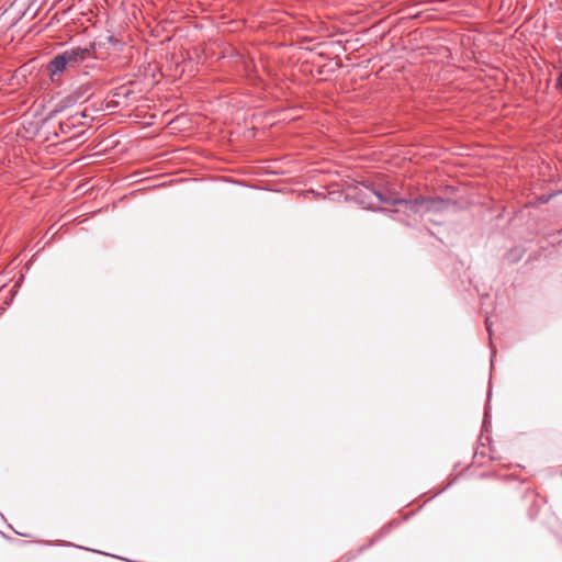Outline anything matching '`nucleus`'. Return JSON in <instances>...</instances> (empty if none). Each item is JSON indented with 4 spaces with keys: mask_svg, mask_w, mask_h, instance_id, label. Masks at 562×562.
Here are the masks:
<instances>
[{
    "mask_svg": "<svg viewBox=\"0 0 562 562\" xmlns=\"http://www.w3.org/2000/svg\"><path fill=\"white\" fill-rule=\"evenodd\" d=\"M94 48L95 43H92L87 48L76 47L70 50H65L61 54H58L55 56L47 65L46 69L50 77V79L54 81V77L56 75L63 74L64 71L68 70L69 68H77L80 66V64L93 56H94Z\"/></svg>",
    "mask_w": 562,
    "mask_h": 562,
    "instance_id": "f257e3e1",
    "label": "nucleus"
},
{
    "mask_svg": "<svg viewBox=\"0 0 562 562\" xmlns=\"http://www.w3.org/2000/svg\"><path fill=\"white\" fill-rule=\"evenodd\" d=\"M55 115L59 120L60 133H71V126H77V130L90 127L87 109L81 104L79 106L64 104L55 111Z\"/></svg>",
    "mask_w": 562,
    "mask_h": 562,
    "instance_id": "f03ea898",
    "label": "nucleus"
},
{
    "mask_svg": "<svg viewBox=\"0 0 562 562\" xmlns=\"http://www.w3.org/2000/svg\"><path fill=\"white\" fill-rule=\"evenodd\" d=\"M24 18L33 19V11H29V8L24 9L23 1L15 0L0 14V30L18 26Z\"/></svg>",
    "mask_w": 562,
    "mask_h": 562,
    "instance_id": "7ed1b4c3",
    "label": "nucleus"
},
{
    "mask_svg": "<svg viewBox=\"0 0 562 562\" xmlns=\"http://www.w3.org/2000/svg\"><path fill=\"white\" fill-rule=\"evenodd\" d=\"M271 162H272L271 160L260 161L259 165L252 166L247 170H243L241 173L250 175V176H261L263 173L278 175V173L284 172L283 170L273 169L271 167Z\"/></svg>",
    "mask_w": 562,
    "mask_h": 562,
    "instance_id": "20e7f679",
    "label": "nucleus"
},
{
    "mask_svg": "<svg viewBox=\"0 0 562 562\" xmlns=\"http://www.w3.org/2000/svg\"><path fill=\"white\" fill-rule=\"evenodd\" d=\"M85 133H86V130H82V128L77 130V126H71V133H61V134L65 135L67 137V139L71 140L75 138L81 139L83 137Z\"/></svg>",
    "mask_w": 562,
    "mask_h": 562,
    "instance_id": "39448f33",
    "label": "nucleus"
},
{
    "mask_svg": "<svg viewBox=\"0 0 562 562\" xmlns=\"http://www.w3.org/2000/svg\"><path fill=\"white\" fill-rule=\"evenodd\" d=\"M105 41H108V42H110V43H113V44L119 43V40H116L113 35H110V36H104V35H103V36L100 38L99 44H101V43H103V44H104V43H105Z\"/></svg>",
    "mask_w": 562,
    "mask_h": 562,
    "instance_id": "423d86ee",
    "label": "nucleus"
},
{
    "mask_svg": "<svg viewBox=\"0 0 562 562\" xmlns=\"http://www.w3.org/2000/svg\"><path fill=\"white\" fill-rule=\"evenodd\" d=\"M557 88L562 90V71L560 72L558 80H557Z\"/></svg>",
    "mask_w": 562,
    "mask_h": 562,
    "instance_id": "0eeeda50",
    "label": "nucleus"
},
{
    "mask_svg": "<svg viewBox=\"0 0 562 562\" xmlns=\"http://www.w3.org/2000/svg\"><path fill=\"white\" fill-rule=\"evenodd\" d=\"M176 173H178L177 171H169V172H161V173H158L157 176H164V177H167V176H175Z\"/></svg>",
    "mask_w": 562,
    "mask_h": 562,
    "instance_id": "6e6552de",
    "label": "nucleus"
},
{
    "mask_svg": "<svg viewBox=\"0 0 562 562\" xmlns=\"http://www.w3.org/2000/svg\"><path fill=\"white\" fill-rule=\"evenodd\" d=\"M304 194H305L306 196H310V195H311V196H316V195H318V193H316V192H315V191H313V190H311V191H306V192H304Z\"/></svg>",
    "mask_w": 562,
    "mask_h": 562,
    "instance_id": "1a4fd4ad",
    "label": "nucleus"
},
{
    "mask_svg": "<svg viewBox=\"0 0 562 562\" xmlns=\"http://www.w3.org/2000/svg\"><path fill=\"white\" fill-rule=\"evenodd\" d=\"M551 196H552V195H549V196H547V198L541 196V198H540V201H541L542 203H546V202H548V201L550 200V198H551Z\"/></svg>",
    "mask_w": 562,
    "mask_h": 562,
    "instance_id": "9d476101",
    "label": "nucleus"
},
{
    "mask_svg": "<svg viewBox=\"0 0 562 562\" xmlns=\"http://www.w3.org/2000/svg\"><path fill=\"white\" fill-rule=\"evenodd\" d=\"M179 67H180V63H179V61H177V64H176V71H175V74H173V77L178 76V68H179Z\"/></svg>",
    "mask_w": 562,
    "mask_h": 562,
    "instance_id": "9b49d317",
    "label": "nucleus"
},
{
    "mask_svg": "<svg viewBox=\"0 0 562 562\" xmlns=\"http://www.w3.org/2000/svg\"><path fill=\"white\" fill-rule=\"evenodd\" d=\"M485 323H486V328H487L488 333L491 334L492 329H491V325L488 323V319H486Z\"/></svg>",
    "mask_w": 562,
    "mask_h": 562,
    "instance_id": "f8f14e48",
    "label": "nucleus"
},
{
    "mask_svg": "<svg viewBox=\"0 0 562 562\" xmlns=\"http://www.w3.org/2000/svg\"><path fill=\"white\" fill-rule=\"evenodd\" d=\"M138 175H139V171L136 170V171H133L130 176L135 177V176H138Z\"/></svg>",
    "mask_w": 562,
    "mask_h": 562,
    "instance_id": "ddd939ff",
    "label": "nucleus"
},
{
    "mask_svg": "<svg viewBox=\"0 0 562 562\" xmlns=\"http://www.w3.org/2000/svg\"><path fill=\"white\" fill-rule=\"evenodd\" d=\"M220 170H226L225 168L223 167H218ZM228 171H232L231 169H227Z\"/></svg>",
    "mask_w": 562,
    "mask_h": 562,
    "instance_id": "4468645a",
    "label": "nucleus"
}]
</instances>
